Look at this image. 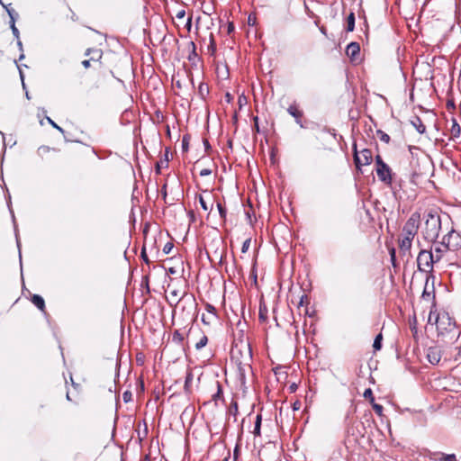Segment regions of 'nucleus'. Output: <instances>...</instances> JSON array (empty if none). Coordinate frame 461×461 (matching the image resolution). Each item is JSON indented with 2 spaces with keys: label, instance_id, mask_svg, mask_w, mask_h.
I'll return each instance as SVG.
<instances>
[{
  "label": "nucleus",
  "instance_id": "5701e85b",
  "mask_svg": "<svg viewBox=\"0 0 461 461\" xmlns=\"http://www.w3.org/2000/svg\"><path fill=\"white\" fill-rule=\"evenodd\" d=\"M194 375L191 371L187 372L185 379V391L189 393L191 392V384L193 382Z\"/></svg>",
  "mask_w": 461,
  "mask_h": 461
},
{
  "label": "nucleus",
  "instance_id": "4be33fe9",
  "mask_svg": "<svg viewBox=\"0 0 461 461\" xmlns=\"http://www.w3.org/2000/svg\"><path fill=\"white\" fill-rule=\"evenodd\" d=\"M355 29V14L350 12L347 18V32H353Z\"/></svg>",
  "mask_w": 461,
  "mask_h": 461
},
{
  "label": "nucleus",
  "instance_id": "6ab92c4d",
  "mask_svg": "<svg viewBox=\"0 0 461 461\" xmlns=\"http://www.w3.org/2000/svg\"><path fill=\"white\" fill-rule=\"evenodd\" d=\"M411 122L419 133L423 134L426 131V126L424 125L420 117H414L413 120L411 121Z\"/></svg>",
  "mask_w": 461,
  "mask_h": 461
},
{
  "label": "nucleus",
  "instance_id": "37998d69",
  "mask_svg": "<svg viewBox=\"0 0 461 461\" xmlns=\"http://www.w3.org/2000/svg\"><path fill=\"white\" fill-rule=\"evenodd\" d=\"M211 174H212V170H211V169H209V168H203V169H202V170L200 171V176H209V175H211Z\"/></svg>",
  "mask_w": 461,
  "mask_h": 461
},
{
  "label": "nucleus",
  "instance_id": "3c124183",
  "mask_svg": "<svg viewBox=\"0 0 461 461\" xmlns=\"http://www.w3.org/2000/svg\"><path fill=\"white\" fill-rule=\"evenodd\" d=\"M267 311L264 312L262 308L259 309V318L262 319V320H266L267 319Z\"/></svg>",
  "mask_w": 461,
  "mask_h": 461
},
{
  "label": "nucleus",
  "instance_id": "412c9836",
  "mask_svg": "<svg viewBox=\"0 0 461 461\" xmlns=\"http://www.w3.org/2000/svg\"><path fill=\"white\" fill-rule=\"evenodd\" d=\"M261 421H262V416L261 414H258L255 420V426L253 434L255 437H259L261 435L260 429H261Z\"/></svg>",
  "mask_w": 461,
  "mask_h": 461
},
{
  "label": "nucleus",
  "instance_id": "72a5a7b5",
  "mask_svg": "<svg viewBox=\"0 0 461 461\" xmlns=\"http://www.w3.org/2000/svg\"><path fill=\"white\" fill-rule=\"evenodd\" d=\"M363 396L366 399H368L370 403H372L375 401V397L373 395V391L371 388H367L365 390Z\"/></svg>",
  "mask_w": 461,
  "mask_h": 461
},
{
  "label": "nucleus",
  "instance_id": "9b49d317",
  "mask_svg": "<svg viewBox=\"0 0 461 461\" xmlns=\"http://www.w3.org/2000/svg\"><path fill=\"white\" fill-rule=\"evenodd\" d=\"M346 54L351 61H357L359 59L360 46L357 42H350L346 48Z\"/></svg>",
  "mask_w": 461,
  "mask_h": 461
},
{
  "label": "nucleus",
  "instance_id": "c85d7f7f",
  "mask_svg": "<svg viewBox=\"0 0 461 461\" xmlns=\"http://www.w3.org/2000/svg\"><path fill=\"white\" fill-rule=\"evenodd\" d=\"M376 134L378 136V138L380 139L381 141L384 142V143H389L390 142V136L385 133L384 131H381V130H378L376 131Z\"/></svg>",
  "mask_w": 461,
  "mask_h": 461
},
{
  "label": "nucleus",
  "instance_id": "a211bd4d",
  "mask_svg": "<svg viewBox=\"0 0 461 461\" xmlns=\"http://www.w3.org/2000/svg\"><path fill=\"white\" fill-rule=\"evenodd\" d=\"M443 246L440 245V243L437 246H435L434 250L432 251V256L434 258V260L438 263L440 261V259L443 258L444 253L447 251Z\"/></svg>",
  "mask_w": 461,
  "mask_h": 461
},
{
  "label": "nucleus",
  "instance_id": "e2e57ef3",
  "mask_svg": "<svg viewBox=\"0 0 461 461\" xmlns=\"http://www.w3.org/2000/svg\"><path fill=\"white\" fill-rule=\"evenodd\" d=\"M392 258H394V249L392 250Z\"/></svg>",
  "mask_w": 461,
  "mask_h": 461
},
{
  "label": "nucleus",
  "instance_id": "dca6fc26",
  "mask_svg": "<svg viewBox=\"0 0 461 461\" xmlns=\"http://www.w3.org/2000/svg\"><path fill=\"white\" fill-rule=\"evenodd\" d=\"M215 385H216V388H217V391L215 393H213L212 395V401L214 402L215 405L217 406L218 405V401H224L223 400V391H222V386L221 384V383L219 381H216L215 382Z\"/></svg>",
  "mask_w": 461,
  "mask_h": 461
},
{
  "label": "nucleus",
  "instance_id": "09e8293b",
  "mask_svg": "<svg viewBox=\"0 0 461 461\" xmlns=\"http://www.w3.org/2000/svg\"><path fill=\"white\" fill-rule=\"evenodd\" d=\"M185 15V10H180L177 12V14H176V17L178 18V19H182L184 18Z\"/></svg>",
  "mask_w": 461,
  "mask_h": 461
},
{
  "label": "nucleus",
  "instance_id": "774afa93",
  "mask_svg": "<svg viewBox=\"0 0 461 461\" xmlns=\"http://www.w3.org/2000/svg\"><path fill=\"white\" fill-rule=\"evenodd\" d=\"M165 158L168 160V158H167V151L166 152Z\"/></svg>",
  "mask_w": 461,
  "mask_h": 461
},
{
  "label": "nucleus",
  "instance_id": "69168bd1",
  "mask_svg": "<svg viewBox=\"0 0 461 461\" xmlns=\"http://www.w3.org/2000/svg\"><path fill=\"white\" fill-rule=\"evenodd\" d=\"M67 399L70 400V395L68 393H67Z\"/></svg>",
  "mask_w": 461,
  "mask_h": 461
},
{
  "label": "nucleus",
  "instance_id": "bb28decb",
  "mask_svg": "<svg viewBox=\"0 0 461 461\" xmlns=\"http://www.w3.org/2000/svg\"><path fill=\"white\" fill-rule=\"evenodd\" d=\"M438 461H457L455 454L438 453Z\"/></svg>",
  "mask_w": 461,
  "mask_h": 461
},
{
  "label": "nucleus",
  "instance_id": "ddd939ff",
  "mask_svg": "<svg viewBox=\"0 0 461 461\" xmlns=\"http://www.w3.org/2000/svg\"><path fill=\"white\" fill-rule=\"evenodd\" d=\"M412 240H413V239H411L408 237H403V236H402V238L399 239L398 243H399L400 251L403 254H406V253L410 254Z\"/></svg>",
  "mask_w": 461,
  "mask_h": 461
},
{
  "label": "nucleus",
  "instance_id": "603ef678",
  "mask_svg": "<svg viewBox=\"0 0 461 461\" xmlns=\"http://www.w3.org/2000/svg\"><path fill=\"white\" fill-rule=\"evenodd\" d=\"M0 5L5 8V10H6V12L8 13V10H11L12 8L10 7L11 4L9 5H5L3 3L2 0H0Z\"/></svg>",
  "mask_w": 461,
  "mask_h": 461
},
{
  "label": "nucleus",
  "instance_id": "1a4fd4ad",
  "mask_svg": "<svg viewBox=\"0 0 461 461\" xmlns=\"http://www.w3.org/2000/svg\"><path fill=\"white\" fill-rule=\"evenodd\" d=\"M205 310L207 314H203L201 319L204 325L210 326L217 321L218 315L215 307L210 303L205 304Z\"/></svg>",
  "mask_w": 461,
  "mask_h": 461
},
{
  "label": "nucleus",
  "instance_id": "864d4df0",
  "mask_svg": "<svg viewBox=\"0 0 461 461\" xmlns=\"http://www.w3.org/2000/svg\"><path fill=\"white\" fill-rule=\"evenodd\" d=\"M256 18H252L251 15L249 16L248 22L249 25H253L255 23Z\"/></svg>",
  "mask_w": 461,
  "mask_h": 461
},
{
  "label": "nucleus",
  "instance_id": "7c9ffc66",
  "mask_svg": "<svg viewBox=\"0 0 461 461\" xmlns=\"http://www.w3.org/2000/svg\"><path fill=\"white\" fill-rule=\"evenodd\" d=\"M230 415H233L234 417L238 414V402L236 401H232L229 408Z\"/></svg>",
  "mask_w": 461,
  "mask_h": 461
},
{
  "label": "nucleus",
  "instance_id": "79ce46f5",
  "mask_svg": "<svg viewBox=\"0 0 461 461\" xmlns=\"http://www.w3.org/2000/svg\"><path fill=\"white\" fill-rule=\"evenodd\" d=\"M122 397H123V401L125 402H127L131 401V393L129 391H126L123 393Z\"/></svg>",
  "mask_w": 461,
  "mask_h": 461
},
{
  "label": "nucleus",
  "instance_id": "423d86ee",
  "mask_svg": "<svg viewBox=\"0 0 461 461\" xmlns=\"http://www.w3.org/2000/svg\"><path fill=\"white\" fill-rule=\"evenodd\" d=\"M420 223V214L417 212H413L402 228L403 237L414 239L416 236Z\"/></svg>",
  "mask_w": 461,
  "mask_h": 461
},
{
  "label": "nucleus",
  "instance_id": "6e6552de",
  "mask_svg": "<svg viewBox=\"0 0 461 461\" xmlns=\"http://www.w3.org/2000/svg\"><path fill=\"white\" fill-rule=\"evenodd\" d=\"M372 161L373 155L370 149H364L358 153L356 146L354 147V162L358 169H360L362 166L370 165Z\"/></svg>",
  "mask_w": 461,
  "mask_h": 461
},
{
  "label": "nucleus",
  "instance_id": "8fccbe9b",
  "mask_svg": "<svg viewBox=\"0 0 461 461\" xmlns=\"http://www.w3.org/2000/svg\"><path fill=\"white\" fill-rule=\"evenodd\" d=\"M298 386L295 383H293L292 384L289 385V391L290 393H294L296 390H297Z\"/></svg>",
  "mask_w": 461,
  "mask_h": 461
},
{
  "label": "nucleus",
  "instance_id": "58836bf2",
  "mask_svg": "<svg viewBox=\"0 0 461 461\" xmlns=\"http://www.w3.org/2000/svg\"><path fill=\"white\" fill-rule=\"evenodd\" d=\"M167 165H168L167 164V159H165L164 161H160V162L157 163V167H156L157 173L159 174L160 173V168L162 167H167Z\"/></svg>",
  "mask_w": 461,
  "mask_h": 461
},
{
  "label": "nucleus",
  "instance_id": "a19ab883",
  "mask_svg": "<svg viewBox=\"0 0 461 461\" xmlns=\"http://www.w3.org/2000/svg\"><path fill=\"white\" fill-rule=\"evenodd\" d=\"M141 258L144 260V262L146 264H149V258L147 256V253H146V249L145 248L143 247L142 249H141Z\"/></svg>",
  "mask_w": 461,
  "mask_h": 461
},
{
  "label": "nucleus",
  "instance_id": "7ed1b4c3",
  "mask_svg": "<svg viewBox=\"0 0 461 461\" xmlns=\"http://www.w3.org/2000/svg\"><path fill=\"white\" fill-rule=\"evenodd\" d=\"M375 172L378 179L393 189V171L391 167L383 160L380 155L375 156Z\"/></svg>",
  "mask_w": 461,
  "mask_h": 461
},
{
  "label": "nucleus",
  "instance_id": "393cba45",
  "mask_svg": "<svg viewBox=\"0 0 461 461\" xmlns=\"http://www.w3.org/2000/svg\"><path fill=\"white\" fill-rule=\"evenodd\" d=\"M421 297H422L423 300H428L429 301V300L432 299V301L434 302V300H435L434 289L432 288V291L429 292L427 290V286H425ZM433 307H435V303H433Z\"/></svg>",
  "mask_w": 461,
  "mask_h": 461
},
{
  "label": "nucleus",
  "instance_id": "4c0bfd02",
  "mask_svg": "<svg viewBox=\"0 0 461 461\" xmlns=\"http://www.w3.org/2000/svg\"><path fill=\"white\" fill-rule=\"evenodd\" d=\"M49 123L55 129H57L59 131H60L61 133H64V130L59 127L54 121H52L50 118H47Z\"/></svg>",
  "mask_w": 461,
  "mask_h": 461
},
{
  "label": "nucleus",
  "instance_id": "680f3d73",
  "mask_svg": "<svg viewBox=\"0 0 461 461\" xmlns=\"http://www.w3.org/2000/svg\"><path fill=\"white\" fill-rule=\"evenodd\" d=\"M230 453L228 454V456H226L222 461H229Z\"/></svg>",
  "mask_w": 461,
  "mask_h": 461
},
{
  "label": "nucleus",
  "instance_id": "f8f14e48",
  "mask_svg": "<svg viewBox=\"0 0 461 461\" xmlns=\"http://www.w3.org/2000/svg\"><path fill=\"white\" fill-rule=\"evenodd\" d=\"M427 359L432 365H437L441 359V350L438 347H429L427 350Z\"/></svg>",
  "mask_w": 461,
  "mask_h": 461
},
{
  "label": "nucleus",
  "instance_id": "f03ea898",
  "mask_svg": "<svg viewBox=\"0 0 461 461\" xmlns=\"http://www.w3.org/2000/svg\"><path fill=\"white\" fill-rule=\"evenodd\" d=\"M424 224L421 234L429 242H435L442 227V221L437 212H429L424 216Z\"/></svg>",
  "mask_w": 461,
  "mask_h": 461
},
{
  "label": "nucleus",
  "instance_id": "a18cd8bd",
  "mask_svg": "<svg viewBox=\"0 0 461 461\" xmlns=\"http://www.w3.org/2000/svg\"><path fill=\"white\" fill-rule=\"evenodd\" d=\"M239 455H240V447H239V446H236L234 450H233V459H234V461H237V459L239 457Z\"/></svg>",
  "mask_w": 461,
  "mask_h": 461
},
{
  "label": "nucleus",
  "instance_id": "4d7b16f0",
  "mask_svg": "<svg viewBox=\"0 0 461 461\" xmlns=\"http://www.w3.org/2000/svg\"><path fill=\"white\" fill-rule=\"evenodd\" d=\"M234 30V26L232 23H230L228 26V32L230 33Z\"/></svg>",
  "mask_w": 461,
  "mask_h": 461
},
{
  "label": "nucleus",
  "instance_id": "4468645a",
  "mask_svg": "<svg viewBox=\"0 0 461 461\" xmlns=\"http://www.w3.org/2000/svg\"><path fill=\"white\" fill-rule=\"evenodd\" d=\"M85 56H90V60H93V62H100L103 57V50L100 49L88 48L85 51Z\"/></svg>",
  "mask_w": 461,
  "mask_h": 461
},
{
  "label": "nucleus",
  "instance_id": "f704fd0d",
  "mask_svg": "<svg viewBox=\"0 0 461 461\" xmlns=\"http://www.w3.org/2000/svg\"><path fill=\"white\" fill-rule=\"evenodd\" d=\"M433 308L434 307L432 306L429 315V323L431 324H435V316L438 314L436 311L433 310Z\"/></svg>",
  "mask_w": 461,
  "mask_h": 461
},
{
  "label": "nucleus",
  "instance_id": "c03bdc74",
  "mask_svg": "<svg viewBox=\"0 0 461 461\" xmlns=\"http://www.w3.org/2000/svg\"><path fill=\"white\" fill-rule=\"evenodd\" d=\"M182 147H183V149H184V150H187V149H188V140H187V137H186V136H184V137H183V140H182Z\"/></svg>",
  "mask_w": 461,
  "mask_h": 461
},
{
  "label": "nucleus",
  "instance_id": "052dcab7",
  "mask_svg": "<svg viewBox=\"0 0 461 461\" xmlns=\"http://www.w3.org/2000/svg\"><path fill=\"white\" fill-rule=\"evenodd\" d=\"M199 89H200V92L204 91V88H203V85H201V86H199Z\"/></svg>",
  "mask_w": 461,
  "mask_h": 461
},
{
  "label": "nucleus",
  "instance_id": "c9c22d12",
  "mask_svg": "<svg viewBox=\"0 0 461 461\" xmlns=\"http://www.w3.org/2000/svg\"><path fill=\"white\" fill-rule=\"evenodd\" d=\"M250 242H251L250 239H247L243 242L242 247H241V252L242 253H246L249 250V246H250Z\"/></svg>",
  "mask_w": 461,
  "mask_h": 461
},
{
  "label": "nucleus",
  "instance_id": "a878e982",
  "mask_svg": "<svg viewBox=\"0 0 461 461\" xmlns=\"http://www.w3.org/2000/svg\"><path fill=\"white\" fill-rule=\"evenodd\" d=\"M382 340H383V335H382V333H379L375 338L374 344H373V348L375 351L380 350L382 348Z\"/></svg>",
  "mask_w": 461,
  "mask_h": 461
},
{
  "label": "nucleus",
  "instance_id": "13d9d810",
  "mask_svg": "<svg viewBox=\"0 0 461 461\" xmlns=\"http://www.w3.org/2000/svg\"><path fill=\"white\" fill-rule=\"evenodd\" d=\"M304 299H307V296H306V295H303V296L301 297V301H300V303H299V305H303V300H304Z\"/></svg>",
  "mask_w": 461,
  "mask_h": 461
},
{
  "label": "nucleus",
  "instance_id": "2f4dec72",
  "mask_svg": "<svg viewBox=\"0 0 461 461\" xmlns=\"http://www.w3.org/2000/svg\"><path fill=\"white\" fill-rule=\"evenodd\" d=\"M371 404L375 413L378 416H383L384 407L381 404L376 403L375 401Z\"/></svg>",
  "mask_w": 461,
  "mask_h": 461
},
{
  "label": "nucleus",
  "instance_id": "e433bc0d",
  "mask_svg": "<svg viewBox=\"0 0 461 461\" xmlns=\"http://www.w3.org/2000/svg\"><path fill=\"white\" fill-rule=\"evenodd\" d=\"M199 203L203 208V211H208L209 210V206L207 205V203L205 202L204 198L203 197V195H199Z\"/></svg>",
  "mask_w": 461,
  "mask_h": 461
},
{
  "label": "nucleus",
  "instance_id": "cd10ccee",
  "mask_svg": "<svg viewBox=\"0 0 461 461\" xmlns=\"http://www.w3.org/2000/svg\"><path fill=\"white\" fill-rule=\"evenodd\" d=\"M208 52L211 54V55H214L215 52H216V43H215V41H214V38L212 36V34H211L210 36V44L208 46Z\"/></svg>",
  "mask_w": 461,
  "mask_h": 461
},
{
  "label": "nucleus",
  "instance_id": "49530a36",
  "mask_svg": "<svg viewBox=\"0 0 461 461\" xmlns=\"http://www.w3.org/2000/svg\"><path fill=\"white\" fill-rule=\"evenodd\" d=\"M91 62H93V60H90V59H85V60L82 61V66L85 68H89L91 67Z\"/></svg>",
  "mask_w": 461,
  "mask_h": 461
},
{
  "label": "nucleus",
  "instance_id": "20e7f679",
  "mask_svg": "<svg viewBox=\"0 0 461 461\" xmlns=\"http://www.w3.org/2000/svg\"><path fill=\"white\" fill-rule=\"evenodd\" d=\"M440 245L446 249L456 251L461 249V234L453 227L443 236Z\"/></svg>",
  "mask_w": 461,
  "mask_h": 461
},
{
  "label": "nucleus",
  "instance_id": "9d476101",
  "mask_svg": "<svg viewBox=\"0 0 461 461\" xmlns=\"http://www.w3.org/2000/svg\"><path fill=\"white\" fill-rule=\"evenodd\" d=\"M287 112L291 116L294 118L296 123L299 124L300 127H304L303 124V112L299 108L298 104H296L295 103L291 104L287 108Z\"/></svg>",
  "mask_w": 461,
  "mask_h": 461
},
{
  "label": "nucleus",
  "instance_id": "5fc2aeb1",
  "mask_svg": "<svg viewBox=\"0 0 461 461\" xmlns=\"http://www.w3.org/2000/svg\"><path fill=\"white\" fill-rule=\"evenodd\" d=\"M254 122H255V128L257 129V131H259V129H258V118L257 116L254 118Z\"/></svg>",
  "mask_w": 461,
  "mask_h": 461
},
{
  "label": "nucleus",
  "instance_id": "338daca9",
  "mask_svg": "<svg viewBox=\"0 0 461 461\" xmlns=\"http://www.w3.org/2000/svg\"><path fill=\"white\" fill-rule=\"evenodd\" d=\"M24 58V55L23 54H21L20 56V59H23Z\"/></svg>",
  "mask_w": 461,
  "mask_h": 461
},
{
  "label": "nucleus",
  "instance_id": "ea45409f",
  "mask_svg": "<svg viewBox=\"0 0 461 461\" xmlns=\"http://www.w3.org/2000/svg\"><path fill=\"white\" fill-rule=\"evenodd\" d=\"M173 247H174V246H173V244H172V243L167 242V243L164 246V248H163V252H164L165 254H169V253L171 252V250H172Z\"/></svg>",
  "mask_w": 461,
  "mask_h": 461
},
{
  "label": "nucleus",
  "instance_id": "f3484780",
  "mask_svg": "<svg viewBox=\"0 0 461 461\" xmlns=\"http://www.w3.org/2000/svg\"><path fill=\"white\" fill-rule=\"evenodd\" d=\"M449 131L451 139L459 138L461 135V126L458 124L457 121L455 118H452V125Z\"/></svg>",
  "mask_w": 461,
  "mask_h": 461
},
{
  "label": "nucleus",
  "instance_id": "bf43d9fd",
  "mask_svg": "<svg viewBox=\"0 0 461 461\" xmlns=\"http://www.w3.org/2000/svg\"><path fill=\"white\" fill-rule=\"evenodd\" d=\"M17 40H18L17 41L18 47L20 48V50H23L22 41L19 39H17Z\"/></svg>",
  "mask_w": 461,
  "mask_h": 461
},
{
  "label": "nucleus",
  "instance_id": "6e6d98bb",
  "mask_svg": "<svg viewBox=\"0 0 461 461\" xmlns=\"http://www.w3.org/2000/svg\"><path fill=\"white\" fill-rule=\"evenodd\" d=\"M203 145L205 147V149H209L211 148L209 141L206 139L203 140Z\"/></svg>",
  "mask_w": 461,
  "mask_h": 461
},
{
  "label": "nucleus",
  "instance_id": "f257e3e1",
  "mask_svg": "<svg viewBox=\"0 0 461 461\" xmlns=\"http://www.w3.org/2000/svg\"><path fill=\"white\" fill-rule=\"evenodd\" d=\"M231 359L235 361L239 370V379L241 384L246 383V371L251 369L252 353L248 341H235L231 348Z\"/></svg>",
  "mask_w": 461,
  "mask_h": 461
},
{
  "label": "nucleus",
  "instance_id": "0eeeda50",
  "mask_svg": "<svg viewBox=\"0 0 461 461\" xmlns=\"http://www.w3.org/2000/svg\"><path fill=\"white\" fill-rule=\"evenodd\" d=\"M435 325L440 333L451 332L456 330L455 322L447 312L438 313L435 316Z\"/></svg>",
  "mask_w": 461,
  "mask_h": 461
},
{
  "label": "nucleus",
  "instance_id": "c756f323",
  "mask_svg": "<svg viewBox=\"0 0 461 461\" xmlns=\"http://www.w3.org/2000/svg\"><path fill=\"white\" fill-rule=\"evenodd\" d=\"M172 340L176 343H182L184 341V336L178 330H175L172 335Z\"/></svg>",
  "mask_w": 461,
  "mask_h": 461
},
{
  "label": "nucleus",
  "instance_id": "b1692460",
  "mask_svg": "<svg viewBox=\"0 0 461 461\" xmlns=\"http://www.w3.org/2000/svg\"><path fill=\"white\" fill-rule=\"evenodd\" d=\"M208 343V338L205 334H202L199 340L195 343V349L200 350L204 348Z\"/></svg>",
  "mask_w": 461,
  "mask_h": 461
},
{
  "label": "nucleus",
  "instance_id": "473e14b6",
  "mask_svg": "<svg viewBox=\"0 0 461 461\" xmlns=\"http://www.w3.org/2000/svg\"><path fill=\"white\" fill-rule=\"evenodd\" d=\"M217 209L219 211V213H220V216L222 220H225L226 219V215H227V211L225 209V207L221 203H217Z\"/></svg>",
  "mask_w": 461,
  "mask_h": 461
},
{
  "label": "nucleus",
  "instance_id": "aec40b11",
  "mask_svg": "<svg viewBox=\"0 0 461 461\" xmlns=\"http://www.w3.org/2000/svg\"><path fill=\"white\" fill-rule=\"evenodd\" d=\"M32 303L40 310L43 311L45 309V302L44 299L39 294H33L32 297Z\"/></svg>",
  "mask_w": 461,
  "mask_h": 461
},
{
  "label": "nucleus",
  "instance_id": "de8ad7c7",
  "mask_svg": "<svg viewBox=\"0 0 461 461\" xmlns=\"http://www.w3.org/2000/svg\"><path fill=\"white\" fill-rule=\"evenodd\" d=\"M301 405H302V403H301V402H300V401H296V402H294V404H293V410H294V411H298V410H300Z\"/></svg>",
  "mask_w": 461,
  "mask_h": 461
},
{
  "label": "nucleus",
  "instance_id": "39448f33",
  "mask_svg": "<svg viewBox=\"0 0 461 461\" xmlns=\"http://www.w3.org/2000/svg\"><path fill=\"white\" fill-rule=\"evenodd\" d=\"M437 263L432 256V250L421 249L417 257L418 269L420 272L432 271L433 265Z\"/></svg>",
  "mask_w": 461,
  "mask_h": 461
},
{
  "label": "nucleus",
  "instance_id": "2eb2a0df",
  "mask_svg": "<svg viewBox=\"0 0 461 461\" xmlns=\"http://www.w3.org/2000/svg\"><path fill=\"white\" fill-rule=\"evenodd\" d=\"M8 15L10 17V27L12 29L13 34L16 39H19V31L15 26V19L18 16L17 13L14 9L8 10Z\"/></svg>",
  "mask_w": 461,
  "mask_h": 461
},
{
  "label": "nucleus",
  "instance_id": "0e129e2a",
  "mask_svg": "<svg viewBox=\"0 0 461 461\" xmlns=\"http://www.w3.org/2000/svg\"><path fill=\"white\" fill-rule=\"evenodd\" d=\"M458 355H459V356H460V357H461V346L459 347Z\"/></svg>",
  "mask_w": 461,
  "mask_h": 461
}]
</instances>
